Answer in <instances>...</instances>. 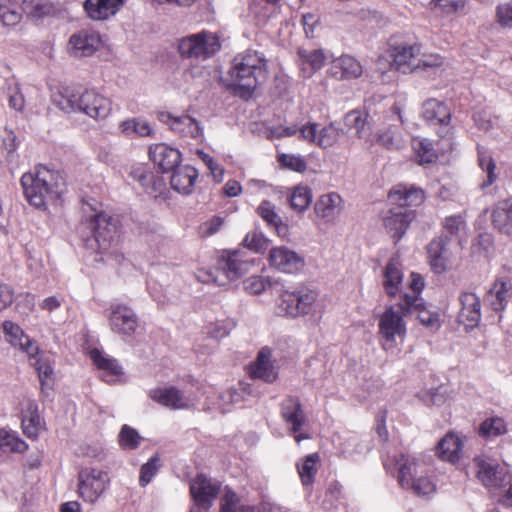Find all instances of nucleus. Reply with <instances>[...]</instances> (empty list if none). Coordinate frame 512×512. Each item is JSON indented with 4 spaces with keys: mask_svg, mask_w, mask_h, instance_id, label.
Masks as SVG:
<instances>
[{
    "mask_svg": "<svg viewBox=\"0 0 512 512\" xmlns=\"http://www.w3.org/2000/svg\"><path fill=\"white\" fill-rule=\"evenodd\" d=\"M388 197L394 206L383 211L382 224L387 234L398 242L415 218V212L411 207L418 206L424 201V192L414 185L401 183L391 189Z\"/></svg>",
    "mask_w": 512,
    "mask_h": 512,
    "instance_id": "nucleus-1",
    "label": "nucleus"
},
{
    "mask_svg": "<svg viewBox=\"0 0 512 512\" xmlns=\"http://www.w3.org/2000/svg\"><path fill=\"white\" fill-rule=\"evenodd\" d=\"M266 75L267 61L263 54L246 50L233 59L229 70V85L240 96H250L257 85L265 80Z\"/></svg>",
    "mask_w": 512,
    "mask_h": 512,
    "instance_id": "nucleus-2",
    "label": "nucleus"
},
{
    "mask_svg": "<svg viewBox=\"0 0 512 512\" xmlns=\"http://www.w3.org/2000/svg\"><path fill=\"white\" fill-rule=\"evenodd\" d=\"M21 185L27 201L36 208H43L48 202L60 197L64 191V181L59 172L45 166H37L24 173Z\"/></svg>",
    "mask_w": 512,
    "mask_h": 512,
    "instance_id": "nucleus-3",
    "label": "nucleus"
},
{
    "mask_svg": "<svg viewBox=\"0 0 512 512\" xmlns=\"http://www.w3.org/2000/svg\"><path fill=\"white\" fill-rule=\"evenodd\" d=\"M54 103L65 112L81 113L96 121L106 119L112 111L111 99L95 89L82 93L64 89L54 96Z\"/></svg>",
    "mask_w": 512,
    "mask_h": 512,
    "instance_id": "nucleus-4",
    "label": "nucleus"
},
{
    "mask_svg": "<svg viewBox=\"0 0 512 512\" xmlns=\"http://www.w3.org/2000/svg\"><path fill=\"white\" fill-rule=\"evenodd\" d=\"M2 327L6 341L12 347L27 354L32 361L42 388L49 386L53 374L49 356L40 351L37 343L26 335L18 324L12 321H4Z\"/></svg>",
    "mask_w": 512,
    "mask_h": 512,
    "instance_id": "nucleus-5",
    "label": "nucleus"
},
{
    "mask_svg": "<svg viewBox=\"0 0 512 512\" xmlns=\"http://www.w3.org/2000/svg\"><path fill=\"white\" fill-rule=\"evenodd\" d=\"M318 298V293L305 285L282 289L276 302L280 316L297 318L309 314Z\"/></svg>",
    "mask_w": 512,
    "mask_h": 512,
    "instance_id": "nucleus-6",
    "label": "nucleus"
},
{
    "mask_svg": "<svg viewBox=\"0 0 512 512\" xmlns=\"http://www.w3.org/2000/svg\"><path fill=\"white\" fill-rule=\"evenodd\" d=\"M403 312L395 306H389L380 316L378 323V334L381 345L386 351H394L399 344L403 343L407 328Z\"/></svg>",
    "mask_w": 512,
    "mask_h": 512,
    "instance_id": "nucleus-7",
    "label": "nucleus"
},
{
    "mask_svg": "<svg viewBox=\"0 0 512 512\" xmlns=\"http://www.w3.org/2000/svg\"><path fill=\"white\" fill-rule=\"evenodd\" d=\"M95 203L86 202L83 204V212L86 215L91 233L98 243L99 249L107 251L115 241L117 235V224L115 219L97 210Z\"/></svg>",
    "mask_w": 512,
    "mask_h": 512,
    "instance_id": "nucleus-8",
    "label": "nucleus"
},
{
    "mask_svg": "<svg viewBox=\"0 0 512 512\" xmlns=\"http://www.w3.org/2000/svg\"><path fill=\"white\" fill-rule=\"evenodd\" d=\"M108 473L99 468H83L78 473L77 493L87 504H96L110 488Z\"/></svg>",
    "mask_w": 512,
    "mask_h": 512,
    "instance_id": "nucleus-9",
    "label": "nucleus"
},
{
    "mask_svg": "<svg viewBox=\"0 0 512 512\" xmlns=\"http://www.w3.org/2000/svg\"><path fill=\"white\" fill-rule=\"evenodd\" d=\"M221 44L216 34L208 31L183 37L178 43L182 57L206 60L220 50Z\"/></svg>",
    "mask_w": 512,
    "mask_h": 512,
    "instance_id": "nucleus-10",
    "label": "nucleus"
},
{
    "mask_svg": "<svg viewBox=\"0 0 512 512\" xmlns=\"http://www.w3.org/2000/svg\"><path fill=\"white\" fill-rule=\"evenodd\" d=\"M149 397L171 410H185L194 407L200 399L191 388L179 389L175 386L158 387L149 391Z\"/></svg>",
    "mask_w": 512,
    "mask_h": 512,
    "instance_id": "nucleus-11",
    "label": "nucleus"
},
{
    "mask_svg": "<svg viewBox=\"0 0 512 512\" xmlns=\"http://www.w3.org/2000/svg\"><path fill=\"white\" fill-rule=\"evenodd\" d=\"M477 478L489 489H498L510 483V473L504 463L487 455H480L474 460Z\"/></svg>",
    "mask_w": 512,
    "mask_h": 512,
    "instance_id": "nucleus-12",
    "label": "nucleus"
},
{
    "mask_svg": "<svg viewBox=\"0 0 512 512\" xmlns=\"http://www.w3.org/2000/svg\"><path fill=\"white\" fill-rule=\"evenodd\" d=\"M252 261L243 258V252L234 250L227 252L219 261L217 274H209L206 281H213L219 286L226 285L227 282L234 281L249 271Z\"/></svg>",
    "mask_w": 512,
    "mask_h": 512,
    "instance_id": "nucleus-13",
    "label": "nucleus"
},
{
    "mask_svg": "<svg viewBox=\"0 0 512 512\" xmlns=\"http://www.w3.org/2000/svg\"><path fill=\"white\" fill-rule=\"evenodd\" d=\"M397 307L407 315H415L420 323L431 330H437L441 326L440 315L426 307L421 297L404 293L397 303Z\"/></svg>",
    "mask_w": 512,
    "mask_h": 512,
    "instance_id": "nucleus-14",
    "label": "nucleus"
},
{
    "mask_svg": "<svg viewBox=\"0 0 512 512\" xmlns=\"http://www.w3.org/2000/svg\"><path fill=\"white\" fill-rule=\"evenodd\" d=\"M111 330L123 339L131 337L138 328V316L134 310L122 303H113L109 308Z\"/></svg>",
    "mask_w": 512,
    "mask_h": 512,
    "instance_id": "nucleus-15",
    "label": "nucleus"
},
{
    "mask_svg": "<svg viewBox=\"0 0 512 512\" xmlns=\"http://www.w3.org/2000/svg\"><path fill=\"white\" fill-rule=\"evenodd\" d=\"M281 416L297 443L310 438L309 434L302 432L306 416L298 398L287 397L282 401Z\"/></svg>",
    "mask_w": 512,
    "mask_h": 512,
    "instance_id": "nucleus-16",
    "label": "nucleus"
},
{
    "mask_svg": "<svg viewBox=\"0 0 512 512\" xmlns=\"http://www.w3.org/2000/svg\"><path fill=\"white\" fill-rule=\"evenodd\" d=\"M102 46V39L97 31L83 29L70 36L67 50L76 58L90 57Z\"/></svg>",
    "mask_w": 512,
    "mask_h": 512,
    "instance_id": "nucleus-17",
    "label": "nucleus"
},
{
    "mask_svg": "<svg viewBox=\"0 0 512 512\" xmlns=\"http://www.w3.org/2000/svg\"><path fill=\"white\" fill-rule=\"evenodd\" d=\"M157 119L181 136L196 140L203 138V128L196 119L189 115L173 116L169 112L161 111L157 113Z\"/></svg>",
    "mask_w": 512,
    "mask_h": 512,
    "instance_id": "nucleus-18",
    "label": "nucleus"
},
{
    "mask_svg": "<svg viewBox=\"0 0 512 512\" xmlns=\"http://www.w3.org/2000/svg\"><path fill=\"white\" fill-rule=\"evenodd\" d=\"M269 262L276 270L288 274L297 273L305 266L304 257L286 246L271 249Z\"/></svg>",
    "mask_w": 512,
    "mask_h": 512,
    "instance_id": "nucleus-19",
    "label": "nucleus"
},
{
    "mask_svg": "<svg viewBox=\"0 0 512 512\" xmlns=\"http://www.w3.org/2000/svg\"><path fill=\"white\" fill-rule=\"evenodd\" d=\"M220 485L203 474H198L190 484L191 495L199 508L209 509L219 493Z\"/></svg>",
    "mask_w": 512,
    "mask_h": 512,
    "instance_id": "nucleus-20",
    "label": "nucleus"
},
{
    "mask_svg": "<svg viewBox=\"0 0 512 512\" xmlns=\"http://www.w3.org/2000/svg\"><path fill=\"white\" fill-rule=\"evenodd\" d=\"M420 51L421 46L417 43L394 47L391 53L392 66L403 73H411L420 69Z\"/></svg>",
    "mask_w": 512,
    "mask_h": 512,
    "instance_id": "nucleus-21",
    "label": "nucleus"
},
{
    "mask_svg": "<svg viewBox=\"0 0 512 512\" xmlns=\"http://www.w3.org/2000/svg\"><path fill=\"white\" fill-rule=\"evenodd\" d=\"M339 136L340 130L334 124L318 129L317 124L309 123L301 127L299 138L326 149L332 147L338 141Z\"/></svg>",
    "mask_w": 512,
    "mask_h": 512,
    "instance_id": "nucleus-22",
    "label": "nucleus"
},
{
    "mask_svg": "<svg viewBox=\"0 0 512 512\" xmlns=\"http://www.w3.org/2000/svg\"><path fill=\"white\" fill-rule=\"evenodd\" d=\"M328 73L337 80H352L363 74V67L355 57L344 54L331 61Z\"/></svg>",
    "mask_w": 512,
    "mask_h": 512,
    "instance_id": "nucleus-23",
    "label": "nucleus"
},
{
    "mask_svg": "<svg viewBox=\"0 0 512 512\" xmlns=\"http://www.w3.org/2000/svg\"><path fill=\"white\" fill-rule=\"evenodd\" d=\"M428 259L435 273H443L448 269L451 252L445 235L433 239L427 247Z\"/></svg>",
    "mask_w": 512,
    "mask_h": 512,
    "instance_id": "nucleus-24",
    "label": "nucleus"
},
{
    "mask_svg": "<svg viewBox=\"0 0 512 512\" xmlns=\"http://www.w3.org/2000/svg\"><path fill=\"white\" fill-rule=\"evenodd\" d=\"M461 309L458 320L466 328H474L481 320L480 298L473 292H463L459 297Z\"/></svg>",
    "mask_w": 512,
    "mask_h": 512,
    "instance_id": "nucleus-25",
    "label": "nucleus"
},
{
    "mask_svg": "<svg viewBox=\"0 0 512 512\" xmlns=\"http://www.w3.org/2000/svg\"><path fill=\"white\" fill-rule=\"evenodd\" d=\"M149 156L163 173L171 172L181 161L180 152L164 143L151 145L149 147Z\"/></svg>",
    "mask_w": 512,
    "mask_h": 512,
    "instance_id": "nucleus-26",
    "label": "nucleus"
},
{
    "mask_svg": "<svg viewBox=\"0 0 512 512\" xmlns=\"http://www.w3.org/2000/svg\"><path fill=\"white\" fill-rule=\"evenodd\" d=\"M383 287L389 297L399 295L402 298L406 293L404 291L403 271L398 258H391L387 263L383 272Z\"/></svg>",
    "mask_w": 512,
    "mask_h": 512,
    "instance_id": "nucleus-27",
    "label": "nucleus"
},
{
    "mask_svg": "<svg viewBox=\"0 0 512 512\" xmlns=\"http://www.w3.org/2000/svg\"><path fill=\"white\" fill-rule=\"evenodd\" d=\"M343 210V199L336 192L321 195L315 202L314 211L326 222H333Z\"/></svg>",
    "mask_w": 512,
    "mask_h": 512,
    "instance_id": "nucleus-28",
    "label": "nucleus"
},
{
    "mask_svg": "<svg viewBox=\"0 0 512 512\" xmlns=\"http://www.w3.org/2000/svg\"><path fill=\"white\" fill-rule=\"evenodd\" d=\"M126 0H85L84 9L92 20H107L124 6Z\"/></svg>",
    "mask_w": 512,
    "mask_h": 512,
    "instance_id": "nucleus-29",
    "label": "nucleus"
},
{
    "mask_svg": "<svg viewBox=\"0 0 512 512\" xmlns=\"http://www.w3.org/2000/svg\"><path fill=\"white\" fill-rule=\"evenodd\" d=\"M118 129L128 138H156V131L151 123L143 117H132L121 121Z\"/></svg>",
    "mask_w": 512,
    "mask_h": 512,
    "instance_id": "nucleus-30",
    "label": "nucleus"
},
{
    "mask_svg": "<svg viewBox=\"0 0 512 512\" xmlns=\"http://www.w3.org/2000/svg\"><path fill=\"white\" fill-rule=\"evenodd\" d=\"M328 60V54L324 49H305L298 50V62L301 72L305 77H310L314 72L320 70Z\"/></svg>",
    "mask_w": 512,
    "mask_h": 512,
    "instance_id": "nucleus-31",
    "label": "nucleus"
},
{
    "mask_svg": "<svg viewBox=\"0 0 512 512\" xmlns=\"http://www.w3.org/2000/svg\"><path fill=\"white\" fill-rule=\"evenodd\" d=\"M272 351L263 347L257 356L255 363L250 367V375L253 379H261L271 383L276 380L277 372L271 361Z\"/></svg>",
    "mask_w": 512,
    "mask_h": 512,
    "instance_id": "nucleus-32",
    "label": "nucleus"
},
{
    "mask_svg": "<svg viewBox=\"0 0 512 512\" xmlns=\"http://www.w3.org/2000/svg\"><path fill=\"white\" fill-rule=\"evenodd\" d=\"M170 184L178 193L188 195L193 191L198 178V171L189 165L177 166L171 171Z\"/></svg>",
    "mask_w": 512,
    "mask_h": 512,
    "instance_id": "nucleus-33",
    "label": "nucleus"
},
{
    "mask_svg": "<svg viewBox=\"0 0 512 512\" xmlns=\"http://www.w3.org/2000/svg\"><path fill=\"white\" fill-rule=\"evenodd\" d=\"M510 282L497 280L491 286L485 297V302L496 312L505 309L511 296Z\"/></svg>",
    "mask_w": 512,
    "mask_h": 512,
    "instance_id": "nucleus-34",
    "label": "nucleus"
},
{
    "mask_svg": "<svg viewBox=\"0 0 512 512\" xmlns=\"http://www.w3.org/2000/svg\"><path fill=\"white\" fill-rule=\"evenodd\" d=\"M422 117L425 121L433 125H447L451 115L448 107L436 100L429 99L422 106Z\"/></svg>",
    "mask_w": 512,
    "mask_h": 512,
    "instance_id": "nucleus-35",
    "label": "nucleus"
},
{
    "mask_svg": "<svg viewBox=\"0 0 512 512\" xmlns=\"http://www.w3.org/2000/svg\"><path fill=\"white\" fill-rule=\"evenodd\" d=\"M462 446L461 438L450 432L440 440L436 453L442 460L454 463L460 459Z\"/></svg>",
    "mask_w": 512,
    "mask_h": 512,
    "instance_id": "nucleus-36",
    "label": "nucleus"
},
{
    "mask_svg": "<svg viewBox=\"0 0 512 512\" xmlns=\"http://www.w3.org/2000/svg\"><path fill=\"white\" fill-rule=\"evenodd\" d=\"M257 214L266 222V224L275 229L276 233L285 238L289 233V228L281 217L277 214L275 206L268 200H264L257 208Z\"/></svg>",
    "mask_w": 512,
    "mask_h": 512,
    "instance_id": "nucleus-37",
    "label": "nucleus"
},
{
    "mask_svg": "<svg viewBox=\"0 0 512 512\" xmlns=\"http://www.w3.org/2000/svg\"><path fill=\"white\" fill-rule=\"evenodd\" d=\"M492 223L500 232L512 233V203L509 200L496 204L492 213Z\"/></svg>",
    "mask_w": 512,
    "mask_h": 512,
    "instance_id": "nucleus-38",
    "label": "nucleus"
},
{
    "mask_svg": "<svg viewBox=\"0 0 512 512\" xmlns=\"http://www.w3.org/2000/svg\"><path fill=\"white\" fill-rule=\"evenodd\" d=\"M398 471V482L402 487H410L411 481L417 474V462L414 458L400 454L393 460Z\"/></svg>",
    "mask_w": 512,
    "mask_h": 512,
    "instance_id": "nucleus-39",
    "label": "nucleus"
},
{
    "mask_svg": "<svg viewBox=\"0 0 512 512\" xmlns=\"http://www.w3.org/2000/svg\"><path fill=\"white\" fill-rule=\"evenodd\" d=\"M90 357L97 368L104 371L106 373V377H110L105 379L107 382L112 381V378L122 374V368L117 360L104 354L98 349H93L90 352Z\"/></svg>",
    "mask_w": 512,
    "mask_h": 512,
    "instance_id": "nucleus-40",
    "label": "nucleus"
},
{
    "mask_svg": "<svg viewBox=\"0 0 512 512\" xmlns=\"http://www.w3.org/2000/svg\"><path fill=\"white\" fill-rule=\"evenodd\" d=\"M43 419L40 417L37 405L30 403L22 417V428L24 434L29 438H37L39 432L43 428Z\"/></svg>",
    "mask_w": 512,
    "mask_h": 512,
    "instance_id": "nucleus-41",
    "label": "nucleus"
},
{
    "mask_svg": "<svg viewBox=\"0 0 512 512\" xmlns=\"http://www.w3.org/2000/svg\"><path fill=\"white\" fill-rule=\"evenodd\" d=\"M320 457L317 453L307 455L301 463L297 464V470L304 486H310L314 482L318 470Z\"/></svg>",
    "mask_w": 512,
    "mask_h": 512,
    "instance_id": "nucleus-42",
    "label": "nucleus"
},
{
    "mask_svg": "<svg viewBox=\"0 0 512 512\" xmlns=\"http://www.w3.org/2000/svg\"><path fill=\"white\" fill-rule=\"evenodd\" d=\"M27 443L14 431L0 430V449L3 452L23 453L27 450Z\"/></svg>",
    "mask_w": 512,
    "mask_h": 512,
    "instance_id": "nucleus-43",
    "label": "nucleus"
},
{
    "mask_svg": "<svg viewBox=\"0 0 512 512\" xmlns=\"http://www.w3.org/2000/svg\"><path fill=\"white\" fill-rule=\"evenodd\" d=\"M289 200L291 207L295 211L303 213L312 202V191L306 185H298L293 188Z\"/></svg>",
    "mask_w": 512,
    "mask_h": 512,
    "instance_id": "nucleus-44",
    "label": "nucleus"
},
{
    "mask_svg": "<svg viewBox=\"0 0 512 512\" xmlns=\"http://www.w3.org/2000/svg\"><path fill=\"white\" fill-rule=\"evenodd\" d=\"M220 512H260L255 506L244 504L236 493L228 490L221 498Z\"/></svg>",
    "mask_w": 512,
    "mask_h": 512,
    "instance_id": "nucleus-45",
    "label": "nucleus"
},
{
    "mask_svg": "<svg viewBox=\"0 0 512 512\" xmlns=\"http://www.w3.org/2000/svg\"><path fill=\"white\" fill-rule=\"evenodd\" d=\"M21 8L15 0H0V20L6 26H14L21 20Z\"/></svg>",
    "mask_w": 512,
    "mask_h": 512,
    "instance_id": "nucleus-46",
    "label": "nucleus"
},
{
    "mask_svg": "<svg viewBox=\"0 0 512 512\" xmlns=\"http://www.w3.org/2000/svg\"><path fill=\"white\" fill-rule=\"evenodd\" d=\"M345 125L349 129H354L359 138H368L371 134L370 127L363 116V113L358 110H352L345 115Z\"/></svg>",
    "mask_w": 512,
    "mask_h": 512,
    "instance_id": "nucleus-47",
    "label": "nucleus"
},
{
    "mask_svg": "<svg viewBox=\"0 0 512 512\" xmlns=\"http://www.w3.org/2000/svg\"><path fill=\"white\" fill-rule=\"evenodd\" d=\"M506 432V423L500 417L487 418L479 426V434L486 438H495Z\"/></svg>",
    "mask_w": 512,
    "mask_h": 512,
    "instance_id": "nucleus-48",
    "label": "nucleus"
},
{
    "mask_svg": "<svg viewBox=\"0 0 512 512\" xmlns=\"http://www.w3.org/2000/svg\"><path fill=\"white\" fill-rule=\"evenodd\" d=\"M236 327V322L232 318H226L211 322L206 326L207 335L215 340H221L227 337Z\"/></svg>",
    "mask_w": 512,
    "mask_h": 512,
    "instance_id": "nucleus-49",
    "label": "nucleus"
},
{
    "mask_svg": "<svg viewBox=\"0 0 512 512\" xmlns=\"http://www.w3.org/2000/svg\"><path fill=\"white\" fill-rule=\"evenodd\" d=\"M4 89L10 107L16 111H21L24 108L25 100L18 82L14 78L7 79Z\"/></svg>",
    "mask_w": 512,
    "mask_h": 512,
    "instance_id": "nucleus-50",
    "label": "nucleus"
},
{
    "mask_svg": "<svg viewBox=\"0 0 512 512\" xmlns=\"http://www.w3.org/2000/svg\"><path fill=\"white\" fill-rule=\"evenodd\" d=\"M413 148L416 152V156L419 164H430L434 162L437 155L432 147L430 141L426 139H416L413 141Z\"/></svg>",
    "mask_w": 512,
    "mask_h": 512,
    "instance_id": "nucleus-51",
    "label": "nucleus"
},
{
    "mask_svg": "<svg viewBox=\"0 0 512 512\" xmlns=\"http://www.w3.org/2000/svg\"><path fill=\"white\" fill-rule=\"evenodd\" d=\"M447 388L440 385L436 388L424 389L418 393V398L428 406H440L446 401Z\"/></svg>",
    "mask_w": 512,
    "mask_h": 512,
    "instance_id": "nucleus-52",
    "label": "nucleus"
},
{
    "mask_svg": "<svg viewBox=\"0 0 512 512\" xmlns=\"http://www.w3.org/2000/svg\"><path fill=\"white\" fill-rule=\"evenodd\" d=\"M17 148L18 142L16 135L12 131H6L2 140L1 153L9 164H13L17 161Z\"/></svg>",
    "mask_w": 512,
    "mask_h": 512,
    "instance_id": "nucleus-53",
    "label": "nucleus"
},
{
    "mask_svg": "<svg viewBox=\"0 0 512 512\" xmlns=\"http://www.w3.org/2000/svg\"><path fill=\"white\" fill-rule=\"evenodd\" d=\"M141 439L139 433L128 425H123L118 435L119 445L123 449H135Z\"/></svg>",
    "mask_w": 512,
    "mask_h": 512,
    "instance_id": "nucleus-54",
    "label": "nucleus"
},
{
    "mask_svg": "<svg viewBox=\"0 0 512 512\" xmlns=\"http://www.w3.org/2000/svg\"><path fill=\"white\" fill-rule=\"evenodd\" d=\"M278 162L284 168L295 172H304L307 169V163L300 155L282 153L278 155Z\"/></svg>",
    "mask_w": 512,
    "mask_h": 512,
    "instance_id": "nucleus-55",
    "label": "nucleus"
},
{
    "mask_svg": "<svg viewBox=\"0 0 512 512\" xmlns=\"http://www.w3.org/2000/svg\"><path fill=\"white\" fill-rule=\"evenodd\" d=\"M466 229V222L460 215L446 217L443 222V232L452 237H458Z\"/></svg>",
    "mask_w": 512,
    "mask_h": 512,
    "instance_id": "nucleus-56",
    "label": "nucleus"
},
{
    "mask_svg": "<svg viewBox=\"0 0 512 512\" xmlns=\"http://www.w3.org/2000/svg\"><path fill=\"white\" fill-rule=\"evenodd\" d=\"M243 245L251 251L259 253L267 249L268 239L261 232L253 231L245 236Z\"/></svg>",
    "mask_w": 512,
    "mask_h": 512,
    "instance_id": "nucleus-57",
    "label": "nucleus"
},
{
    "mask_svg": "<svg viewBox=\"0 0 512 512\" xmlns=\"http://www.w3.org/2000/svg\"><path fill=\"white\" fill-rule=\"evenodd\" d=\"M478 161L481 169L487 174V181L484 182L483 186L491 185L495 179V163L492 157L485 151L478 150Z\"/></svg>",
    "mask_w": 512,
    "mask_h": 512,
    "instance_id": "nucleus-58",
    "label": "nucleus"
},
{
    "mask_svg": "<svg viewBox=\"0 0 512 512\" xmlns=\"http://www.w3.org/2000/svg\"><path fill=\"white\" fill-rule=\"evenodd\" d=\"M244 289L250 294H261L270 286V281L267 277L260 275H253L248 277L244 282Z\"/></svg>",
    "mask_w": 512,
    "mask_h": 512,
    "instance_id": "nucleus-59",
    "label": "nucleus"
},
{
    "mask_svg": "<svg viewBox=\"0 0 512 512\" xmlns=\"http://www.w3.org/2000/svg\"><path fill=\"white\" fill-rule=\"evenodd\" d=\"M249 384L240 383L238 389H228L223 392V398H229L232 407L246 401L245 395H251Z\"/></svg>",
    "mask_w": 512,
    "mask_h": 512,
    "instance_id": "nucleus-60",
    "label": "nucleus"
},
{
    "mask_svg": "<svg viewBox=\"0 0 512 512\" xmlns=\"http://www.w3.org/2000/svg\"><path fill=\"white\" fill-rule=\"evenodd\" d=\"M406 489H412L418 495H428L435 490V484L433 481L425 476L415 477L410 484V487Z\"/></svg>",
    "mask_w": 512,
    "mask_h": 512,
    "instance_id": "nucleus-61",
    "label": "nucleus"
},
{
    "mask_svg": "<svg viewBox=\"0 0 512 512\" xmlns=\"http://www.w3.org/2000/svg\"><path fill=\"white\" fill-rule=\"evenodd\" d=\"M196 154L199 159L207 166L212 176L217 182H220L224 175V169L213 159L212 156L204 152L203 150H197Z\"/></svg>",
    "mask_w": 512,
    "mask_h": 512,
    "instance_id": "nucleus-62",
    "label": "nucleus"
},
{
    "mask_svg": "<svg viewBox=\"0 0 512 512\" xmlns=\"http://www.w3.org/2000/svg\"><path fill=\"white\" fill-rule=\"evenodd\" d=\"M378 141L388 149H398L403 144L401 135L391 128L379 135Z\"/></svg>",
    "mask_w": 512,
    "mask_h": 512,
    "instance_id": "nucleus-63",
    "label": "nucleus"
},
{
    "mask_svg": "<svg viewBox=\"0 0 512 512\" xmlns=\"http://www.w3.org/2000/svg\"><path fill=\"white\" fill-rule=\"evenodd\" d=\"M496 16L501 26L512 27V1L499 4Z\"/></svg>",
    "mask_w": 512,
    "mask_h": 512,
    "instance_id": "nucleus-64",
    "label": "nucleus"
}]
</instances>
